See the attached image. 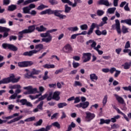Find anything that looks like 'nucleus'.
<instances>
[{
	"mask_svg": "<svg viewBox=\"0 0 131 131\" xmlns=\"http://www.w3.org/2000/svg\"><path fill=\"white\" fill-rule=\"evenodd\" d=\"M40 96H41V93L37 94L35 95V96H33L32 95H29V97L30 99L31 100H35V99H37V98H38V97H40Z\"/></svg>",
	"mask_w": 131,
	"mask_h": 131,
	"instance_id": "58836bf2",
	"label": "nucleus"
},
{
	"mask_svg": "<svg viewBox=\"0 0 131 131\" xmlns=\"http://www.w3.org/2000/svg\"><path fill=\"white\" fill-rule=\"evenodd\" d=\"M97 4L100 6H106V7H109L110 6V3H109L108 0H99L97 2Z\"/></svg>",
	"mask_w": 131,
	"mask_h": 131,
	"instance_id": "ddd939ff",
	"label": "nucleus"
},
{
	"mask_svg": "<svg viewBox=\"0 0 131 131\" xmlns=\"http://www.w3.org/2000/svg\"><path fill=\"white\" fill-rule=\"evenodd\" d=\"M62 3H63V4H68L69 6L72 5V2L70 1V0H61Z\"/></svg>",
	"mask_w": 131,
	"mask_h": 131,
	"instance_id": "6e6d98bb",
	"label": "nucleus"
},
{
	"mask_svg": "<svg viewBox=\"0 0 131 131\" xmlns=\"http://www.w3.org/2000/svg\"><path fill=\"white\" fill-rule=\"evenodd\" d=\"M116 24H114L112 26L113 29H115L116 28L118 33L120 34L121 33V30L120 29V23H119V20H115Z\"/></svg>",
	"mask_w": 131,
	"mask_h": 131,
	"instance_id": "423d86ee",
	"label": "nucleus"
},
{
	"mask_svg": "<svg viewBox=\"0 0 131 131\" xmlns=\"http://www.w3.org/2000/svg\"><path fill=\"white\" fill-rule=\"evenodd\" d=\"M2 47L3 48V49H9V47H10V44H8V43H3L2 44Z\"/></svg>",
	"mask_w": 131,
	"mask_h": 131,
	"instance_id": "338daca9",
	"label": "nucleus"
},
{
	"mask_svg": "<svg viewBox=\"0 0 131 131\" xmlns=\"http://www.w3.org/2000/svg\"><path fill=\"white\" fill-rule=\"evenodd\" d=\"M122 32H123L124 34H125V33H127L128 32V28H126V27L124 26H123L122 28Z\"/></svg>",
	"mask_w": 131,
	"mask_h": 131,
	"instance_id": "09e8293b",
	"label": "nucleus"
},
{
	"mask_svg": "<svg viewBox=\"0 0 131 131\" xmlns=\"http://www.w3.org/2000/svg\"><path fill=\"white\" fill-rule=\"evenodd\" d=\"M51 124H52V126L57 127V128H58V129L61 128V126L60 125V124L58 122H54L52 123Z\"/></svg>",
	"mask_w": 131,
	"mask_h": 131,
	"instance_id": "4c0bfd02",
	"label": "nucleus"
},
{
	"mask_svg": "<svg viewBox=\"0 0 131 131\" xmlns=\"http://www.w3.org/2000/svg\"><path fill=\"white\" fill-rule=\"evenodd\" d=\"M11 30L5 27L0 26V32H9Z\"/></svg>",
	"mask_w": 131,
	"mask_h": 131,
	"instance_id": "cd10ccee",
	"label": "nucleus"
},
{
	"mask_svg": "<svg viewBox=\"0 0 131 131\" xmlns=\"http://www.w3.org/2000/svg\"><path fill=\"white\" fill-rule=\"evenodd\" d=\"M31 74H30V75H29V74H28V73H27L26 74L25 76H26V77H27V78H31V77H32V78H33L34 79H35V78H36V77L35 76H33V75H32L31 76Z\"/></svg>",
	"mask_w": 131,
	"mask_h": 131,
	"instance_id": "13d9d810",
	"label": "nucleus"
},
{
	"mask_svg": "<svg viewBox=\"0 0 131 131\" xmlns=\"http://www.w3.org/2000/svg\"><path fill=\"white\" fill-rule=\"evenodd\" d=\"M60 92L56 91L53 93L52 95L53 100H55V101H59L60 100Z\"/></svg>",
	"mask_w": 131,
	"mask_h": 131,
	"instance_id": "dca6fc26",
	"label": "nucleus"
},
{
	"mask_svg": "<svg viewBox=\"0 0 131 131\" xmlns=\"http://www.w3.org/2000/svg\"><path fill=\"white\" fill-rule=\"evenodd\" d=\"M30 8L29 6L25 7L23 8V13L24 14H30Z\"/></svg>",
	"mask_w": 131,
	"mask_h": 131,
	"instance_id": "b1692460",
	"label": "nucleus"
},
{
	"mask_svg": "<svg viewBox=\"0 0 131 131\" xmlns=\"http://www.w3.org/2000/svg\"><path fill=\"white\" fill-rule=\"evenodd\" d=\"M15 10H17V5H11L8 6V11L10 12H13L15 11Z\"/></svg>",
	"mask_w": 131,
	"mask_h": 131,
	"instance_id": "4be33fe9",
	"label": "nucleus"
},
{
	"mask_svg": "<svg viewBox=\"0 0 131 131\" xmlns=\"http://www.w3.org/2000/svg\"><path fill=\"white\" fill-rule=\"evenodd\" d=\"M42 119H39V121L34 123V125H35V126H40V125L42 124Z\"/></svg>",
	"mask_w": 131,
	"mask_h": 131,
	"instance_id": "79ce46f5",
	"label": "nucleus"
},
{
	"mask_svg": "<svg viewBox=\"0 0 131 131\" xmlns=\"http://www.w3.org/2000/svg\"><path fill=\"white\" fill-rule=\"evenodd\" d=\"M93 24L95 25V27H96L97 28V29H99V27H102V26L104 25V24H107V22L103 23V21H102L99 25H98V24L93 23Z\"/></svg>",
	"mask_w": 131,
	"mask_h": 131,
	"instance_id": "c9c22d12",
	"label": "nucleus"
},
{
	"mask_svg": "<svg viewBox=\"0 0 131 131\" xmlns=\"http://www.w3.org/2000/svg\"><path fill=\"white\" fill-rule=\"evenodd\" d=\"M11 1L10 0H3V5L4 6H8L10 4Z\"/></svg>",
	"mask_w": 131,
	"mask_h": 131,
	"instance_id": "e2e57ef3",
	"label": "nucleus"
},
{
	"mask_svg": "<svg viewBox=\"0 0 131 131\" xmlns=\"http://www.w3.org/2000/svg\"><path fill=\"white\" fill-rule=\"evenodd\" d=\"M64 53H71L72 52V47L70 44H67L62 49Z\"/></svg>",
	"mask_w": 131,
	"mask_h": 131,
	"instance_id": "9b49d317",
	"label": "nucleus"
},
{
	"mask_svg": "<svg viewBox=\"0 0 131 131\" xmlns=\"http://www.w3.org/2000/svg\"><path fill=\"white\" fill-rule=\"evenodd\" d=\"M68 30L70 31H73V32L75 31H78V27H70L68 28Z\"/></svg>",
	"mask_w": 131,
	"mask_h": 131,
	"instance_id": "49530a36",
	"label": "nucleus"
},
{
	"mask_svg": "<svg viewBox=\"0 0 131 131\" xmlns=\"http://www.w3.org/2000/svg\"><path fill=\"white\" fill-rule=\"evenodd\" d=\"M121 23H126V24L131 26V19H127L121 20Z\"/></svg>",
	"mask_w": 131,
	"mask_h": 131,
	"instance_id": "e433bc0d",
	"label": "nucleus"
},
{
	"mask_svg": "<svg viewBox=\"0 0 131 131\" xmlns=\"http://www.w3.org/2000/svg\"><path fill=\"white\" fill-rule=\"evenodd\" d=\"M26 34L25 31L24 30L18 32V40H21L23 38V35Z\"/></svg>",
	"mask_w": 131,
	"mask_h": 131,
	"instance_id": "473e14b6",
	"label": "nucleus"
},
{
	"mask_svg": "<svg viewBox=\"0 0 131 131\" xmlns=\"http://www.w3.org/2000/svg\"><path fill=\"white\" fill-rule=\"evenodd\" d=\"M81 105L82 109H85V108H88V107H89V105H90V102H89V101L81 102Z\"/></svg>",
	"mask_w": 131,
	"mask_h": 131,
	"instance_id": "7c9ffc66",
	"label": "nucleus"
},
{
	"mask_svg": "<svg viewBox=\"0 0 131 131\" xmlns=\"http://www.w3.org/2000/svg\"><path fill=\"white\" fill-rule=\"evenodd\" d=\"M43 68H45L46 69H53L55 68V65L54 64H45L42 66Z\"/></svg>",
	"mask_w": 131,
	"mask_h": 131,
	"instance_id": "c756f323",
	"label": "nucleus"
},
{
	"mask_svg": "<svg viewBox=\"0 0 131 131\" xmlns=\"http://www.w3.org/2000/svg\"><path fill=\"white\" fill-rule=\"evenodd\" d=\"M48 96V93H46L44 94L43 96H41L40 98H39V99H40L41 101H42L45 100V99H46Z\"/></svg>",
	"mask_w": 131,
	"mask_h": 131,
	"instance_id": "bf43d9fd",
	"label": "nucleus"
},
{
	"mask_svg": "<svg viewBox=\"0 0 131 131\" xmlns=\"http://www.w3.org/2000/svg\"><path fill=\"white\" fill-rule=\"evenodd\" d=\"M35 120V117H31L28 118H27L25 120L26 122H29L30 121H33Z\"/></svg>",
	"mask_w": 131,
	"mask_h": 131,
	"instance_id": "de8ad7c7",
	"label": "nucleus"
},
{
	"mask_svg": "<svg viewBox=\"0 0 131 131\" xmlns=\"http://www.w3.org/2000/svg\"><path fill=\"white\" fill-rule=\"evenodd\" d=\"M74 86H80V88L82 86V83L78 81H75Z\"/></svg>",
	"mask_w": 131,
	"mask_h": 131,
	"instance_id": "603ef678",
	"label": "nucleus"
},
{
	"mask_svg": "<svg viewBox=\"0 0 131 131\" xmlns=\"http://www.w3.org/2000/svg\"><path fill=\"white\" fill-rule=\"evenodd\" d=\"M9 89H11V90L16 89H21V86L20 85H17V84L12 85L10 86Z\"/></svg>",
	"mask_w": 131,
	"mask_h": 131,
	"instance_id": "a18cd8bd",
	"label": "nucleus"
},
{
	"mask_svg": "<svg viewBox=\"0 0 131 131\" xmlns=\"http://www.w3.org/2000/svg\"><path fill=\"white\" fill-rule=\"evenodd\" d=\"M90 77L92 81H94V80H98V76H97L96 74H90Z\"/></svg>",
	"mask_w": 131,
	"mask_h": 131,
	"instance_id": "bb28decb",
	"label": "nucleus"
},
{
	"mask_svg": "<svg viewBox=\"0 0 131 131\" xmlns=\"http://www.w3.org/2000/svg\"><path fill=\"white\" fill-rule=\"evenodd\" d=\"M33 54H35V52L33 50H31L30 51L25 52V53H23V55L31 57V56H33Z\"/></svg>",
	"mask_w": 131,
	"mask_h": 131,
	"instance_id": "412c9836",
	"label": "nucleus"
},
{
	"mask_svg": "<svg viewBox=\"0 0 131 131\" xmlns=\"http://www.w3.org/2000/svg\"><path fill=\"white\" fill-rule=\"evenodd\" d=\"M80 27L81 30H86L88 28V25H86V24L82 25L80 26Z\"/></svg>",
	"mask_w": 131,
	"mask_h": 131,
	"instance_id": "5fc2aeb1",
	"label": "nucleus"
},
{
	"mask_svg": "<svg viewBox=\"0 0 131 131\" xmlns=\"http://www.w3.org/2000/svg\"><path fill=\"white\" fill-rule=\"evenodd\" d=\"M116 10V8L113 7L107 9V13H108V14H114V12Z\"/></svg>",
	"mask_w": 131,
	"mask_h": 131,
	"instance_id": "f704fd0d",
	"label": "nucleus"
},
{
	"mask_svg": "<svg viewBox=\"0 0 131 131\" xmlns=\"http://www.w3.org/2000/svg\"><path fill=\"white\" fill-rule=\"evenodd\" d=\"M107 102H108V95H105L102 99V105L103 106H106V104H107Z\"/></svg>",
	"mask_w": 131,
	"mask_h": 131,
	"instance_id": "2f4dec72",
	"label": "nucleus"
},
{
	"mask_svg": "<svg viewBox=\"0 0 131 131\" xmlns=\"http://www.w3.org/2000/svg\"><path fill=\"white\" fill-rule=\"evenodd\" d=\"M95 28H96V25L94 24V23H92L90 29L87 33V34L88 35H91V34H92V33H93V32H94V29H95Z\"/></svg>",
	"mask_w": 131,
	"mask_h": 131,
	"instance_id": "aec40b11",
	"label": "nucleus"
},
{
	"mask_svg": "<svg viewBox=\"0 0 131 131\" xmlns=\"http://www.w3.org/2000/svg\"><path fill=\"white\" fill-rule=\"evenodd\" d=\"M35 25H33L32 26H29L28 29H25L24 30L26 33H31L32 32H33V31H34L35 30Z\"/></svg>",
	"mask_w": 131,
	"mask_h": 131,
	"instance_id": "4468645a",
	"label": "nucleus"
},
{
	"mask_svg": "<svg viewBox=\"0 0 131 131\" xmlns=\"http://www.w3.org/2000/svg\"><path fill=\"white\" fill-rule=\"evenodd\" d=\"M52 124L50 125H47L46 128H43L42 127V129L43 130V131H49L50 130V129H51V128H52Z\"/></svg>",
	"mask_w": 131,
	"mask_h": 131,
	"instance_id": "3c124183",
	"label": "nucleus"
},
{
	"mask_svg": "<svg viewBox=\"0 0 131 131\" xmlns=\"http://www.w3.org/2000/svg\"><path fill=\"white\" fill-rule=\"evenodd\" d=\"M63 11L59 10H53V14L56 17H58L59 19H64L67 17L66 15L61 14L60 13H62Z\"/></svg>",
	"mask_w": 131,
	"mask_h": 131,
	"instance_id": "39448f33",
	"label": "nucleus"
},
{
	"mask_svg": "<svg viewBox=\"0 0 131 131\" xmlns=\"http://www.w3.org/2000/svg\"><path fill=\"white\" fill-rule=\"evenodd\" d=\"M64 7V13H70L71 11V7L68 6V5H66Z\"/></svg>",
	"mask_w": 131,
	"mask_h": 131,
	"instance_id": "37998d69",
	"label": "nucleus"
},
{
	"mask_svg": "<svg viewBox=\"0 0 131 131\" xmlns=\"http://www.w3.org/2000/svg\"><path fill=\"white\" fill-rule=\"evenodd\" d=\"M35 50H33L34 52H35V54H37L38 52H40L42 49H43V45L41 43H39L38 45H37L35 47Z\"/></svg>",
	"mask_w": 131,
	"mask_h": 131,
	"instance_id": "f8f14e48",
	"label": "nucleus"
},
{
	"mask_svg": "<svg viewBox=\"0 0 131 131\" xmlns=\"http://www.w3.org/2000/svg\"><path fill=\"white\" fill-rule=\"evenodd\" d=\"M79 63L78 62H75L74 61H73V67L74 68H77V67H78L79 66Z\"/></svg>",
	"mask_w": 131,
	"mask_h": 131,
	"instance_id": "0e129e2a",
	"label": "nucleus"
},
{
	"mask_svg": "<svg viewBox=\"0 0 131 131\" xmlns=\"http://www.w3.org/2000/svg\"><path fill=\"white\" fill-rule=\"evenodd\" d=\"M8 49L11 50V51H13V52H16V51H18V48L12 44H9Z\"/></svg>",
	"mask_w": 131,
	"mask_h": 131,
	"instance_id": "a878e982",
	"label": "nucleus"
},
{
	"mask_svg": "<svg viewBox=\"0 0 131 131\" xmlns=\"http://www.w3.org/2000/svg\"><path fill=\"white\" fill-rule=\"evenodd\" d=\"M54 10L51 9H46L40 12V15H46L48 14V15H53Z\"/></svg>",
	"mask_w": 131,
	"mask_h": 131,
	"instance_id": "f3484780",
	"label": "nucleus"
},
{
	"mask_svg": "<svg viewBox=\"0 0 131 131\" xmlns=\"http://www.w3.org/2000/svg\"><path fill=\"white\" fill-rule=\"evenodd\" d=\"M48 96L47 97V101H51L53 99V92H51L49 94H48Z\"/></svg>",
	"mask_w": 131,
	"mask_h": 131,
	"instance_id": "a19ab883",
	"label": "nucleus"
},
{
	"mask_svg": "<svg viewBox=\"0 0 131 131\" xmlns=\"http://www.w3.org/2000/svg\"><path fill=\"white\" fill-rule=\"evenodd\" d=\"M22 118H23V116H19V117L14 118V119L7 122V124H11V123H14V122L19 121V120H20V119H22Z\"/></svg>",
	"mask_w": 131,
	"mask_h": 131,
	"instance_id": "a211bd4d",
	"label": "nucleus"
},
{
	"mask_svg": "<svg viewBox=\"0 0 131 131\" xmlns=\"http://www.w3.org/2000/svg\"><path fill=\"white\" fill-rule=\"evenodd\" d=\"M17 39V36L11 35L9 37V40L12 41V40H16Z\"/></svg>",
	"mask_w": 131,
	"mask_h": 131,
	"instance_id": "680f3d73",
	"label": "nucleus"
},
{
	"mask_svg": "<svg viewBox=\"0 0 131 131\" xmlns=\"http://www.w3.org/2000/svg\"><path fill=\"white\" fill-rule=\"evenodd\" d=\"M31 65H33V62L32 61H26L19 62L18 63V66L20 68H23L24 67H28L29 66H31Z\"/></svg>",
	"mask_w": 131,
	"mask_h": 131,
	"instance_id": "7ed1b4c3",
	"label": "nucleus"
},
{
	"mask_svg": "<svg viewBox=\"0 0 131 131\" xmlns=\"http://www.w3.org/2000/svg\"><path fill=\"white\" fill-rule=\"evenodd\" d=\"M56 31H58V29H53L48 30L46 33H41L40 34V36L43 38L41 39L42 42L46 43L51 42V41H52V39H53V37L51 35V33L56 32Z\"/></svg>",
	"mask_w": 131,
	"mask_h": 131,
	"instance_id": "f257e3e1",
	"label": "nucleus"
},
{
	"mask_svg": "<svg viewBox=\"0 0 131 131\" xmlns=\"http://www.w3.org/2000/svg\"><path fill=\"white\" fill-rule=\"evenodd\" d=\"M97 16H103L104 15V11L101 10H98L97 11Z\"/></svg>",
	"mask_w": 131,
	"mask_h": 131,
	"instance_id": "4d7b16f0",
	"label": "nucleus"
},
{
	"mask_svg": "<svg viewBox=\"0 0 131 131\" xmlns=\"http://www.w3.org/2000/svg\"><path fill=\"white\" fill-rule=\"evenodd\" d=\"M40 73V71L39 70H36L35 69H33V71L31 73V75L30 76H31L32 75H34L35 74H38Z\"/></svg>",
	"mask_w": 131,
	"mask_h": 131,
	"instance_id": "c03bdc74",
	"label": "nucleus"
},
{
	"mask_svg": "<svg viewBox=\"0 0 131 131\" xmlns=\"http://www.w3.org/2000/svg\"><path fill=\"white\" fill-rule=\"evenodd\" d=\"M119 118H120V115L115 116L110 119L111 122H113V123H115V122H116V121H117V120L119 119Z\"/></svg>",
	"mask_w": 131,
	"mask_h": 131,
	"instance_id": "393cba45",
	"label": "nucleus"
},
{
	"mask_svg": "<svg viewBox=\"0 0 131 131\" xmlns=\"http://www.w3.org/2000/svg\"><path fill=\"white\" fill-rule=\"evenodd\" d=\"M8 78L9 79L10 82H12L13 83H16V82H18V81L20 80V77H18V78H15V75H14V74H10V76Z\"/></svg>",
	"mask_w": 131,
	"mask_h": 131,
	"instance_id": "1a4fd4ad",
	"label": "nucleus"
},
{
	"mask_svg": "<svg viewBox=\"0 0 131 131\" xmlns=\"http://www.w3.org/2000/svg\"><path fill=\"white\" fill-rule=\"evenodd\" d=\"M42 106H43V101H41L37 106V107L33 110V112L36 113V112H39V111H42L43 110Z\"/></svg>",
	"mask_w": 131,
	"mask_h": 131,
	"instance_id": "9d476101",
	"label": "nucleus"
},
{
	"mask_svg": "<svg viewBox=\"0 0 131 131\" xmlns=\"http://www.w3.org/2000/svg\"><path fill=\"white\" fill-rule=\"evenodd\" d=\"M63 69L62 68V69H60L59 70H56L55 72V74H59V73H62V72H63Z\"/></svg>",
	"mask_w": 131,
	"mask_h": 131,
	"instance_id": "69168bd1",
	"label": "nucleus"
},
{
	"mask_svg": "<svg viewBox=\"0 0 131 131\" xmlns=\"http://www.w3.org/2000/svg\"><path fill=\"white\" fill-rule=\"evenodd\" d=\"M49 2L52 6L58 5V4H59V2L57 1V0H49Z\"/></svg>",
	"mask_w": 131,
	"mask_h": 131,
	"instance_id": "8fccbe9b",
	"label": "nucleus"
},
{
	"mask_svg": "<svg viewBox=\"0 0 131 131\" xmlns=\"http://www.w3.org/2000/svg\"><path fill=\"white\" fill-rule=\"evenodd\" d=\"M47 8H49V6H47V5H45L43 4H41L40 6H39L37 8V10H38L39 11H41V10H43V9H46Z\"/></svg>",
	"mask_w": 131,
	"mask_h": 131,
	"instance_id": "72a5a7b5",
	"label": "nucleus"
},
{
	"mask_svg": "<svg viewBox=\"0 0 131 131\" xmlns=\"http://www.w3.org/2000/svg\"><path fill=\"white\" fill-rule=\"evenodd\" d=\"M36 30L39 32H42L47 30V28H45L43 26H40V27H37Z\"/></svg>",
	"mask_w": 131,
	"mask_h": 131,
	"instance_id": "5701e85b",
	"label": "nucleus"
},
{
	"mask_svg": "<svg viewBox=\"0 0 131 131\" xmlns=\"http://www.w3.org/2000/svg\"><path fill=\"white\" fill-rule=\"evenodd\" d=\"M2 80H3L4 84L9 83L10 82V80L8 79V78H5Z\"/></svg>",
	"mask_w": 131,
	"mask_h": 131,
	"instance_id": "774afa93",
	"label": "nucleus"
},
{
	"mask_svg": "<svg viewBox=\"0 0 131 131\" xmlns=\"http://www.w3.org/2000/svg\"><path fill=\"white\" fill-rule=\"evenodd\" d=\"M74 103L77 104V103H79V102H80V97L78 96V97H76V98L74 97Z\"/></svg>",
	"mask_w": 131,
	"mask_h": 131,
	"instance_id": "864d4df0",
	"label": "nucleus"
},
{
	"mask_svg": "<svg viewBox=\"0 0 131 131\" xmlns=\"http://www.w3.org/2000/svg\"><path fill=\"white\" fill-rule=\"evenodd\" d=\"M57 106L59 108H63L67 106V103H66V102H60L57 104Z\"/></svg>",
	"mask_w": 131,
	"mask_h": 131,
	"instance_id": "ea45409f",
	"label": "nucleus"
},
{
	"mask_svg": "<svg viewBox=\"0 0 131 131\" xmlns=\"http://www.w3.org/2000/svg\"><path fill=\"white\" fill-rule=\"evenodd\" d=\"M86 116L85 117V120L86 122H90L96 117V115L94 113H92L90 112H85Z\"/></svg>",
	"mask_w": 131,
	"mask_h": 131,
	"instance_id": "f03ea898",
	"label": "nucleus"
},
{
	"mask_svg": "<svg viewBox=\"0 0 131 131\" xmlns=\"http://www.w3.org/2000/svg\"><path fill=\"white\" fill-rule=\"evenodd\" d=\"M20 103L23 106L26 105L27 107H33V105L31 104V102L27 101V99H23L19 101Z\"/></svg>",
	"mask_w": 131,
	"mask_h": 131,
	"instance_id": "6e6552de",
	"label": "nucleus"
},
{
	"mask_svg": "<svg viewBox=\"0 0 131 131\" xmlns=\"http://www.w3.org/2000/svg\"><path fill=\"white\" fill-rule=\"evenodd\" d=\"M91 57H92V53H83V56L82 57V59H83V62L86 63V62H89V61L91 60Z\"/></svg>",
	"mask_w": 131,
	"mask_h": 131,
	"instance_id": "0eeeda50",
	"label": "nucleus"
},
{
	"mask_svg": "<svg viewBox=\"0 0 131 131\" xmlns=\"http://www.w3.org/2000/svg\"><path fill=\"white\" fill-rule=\"evenodd\" d=\"M114 97H115L117 101L120 104H124V99H123V98L121 97V96H119L117 94H114Z\"/></svg>",
	"mask_w": 131,
	"mask_h": 131,
	"instance_id": "2eb2a0df",
	"label": "nucleus"
},
{
	"mask_svg": "<svg viewBox=\"0 0 131 131\" xmlns=\"http://www.w3.org/2000/svg\"><path fill=\"white\" fill-rule=\"evenodd\" d=\"M24 90H27L31 95L33 94H38L39 92L37 91V88H33L32 86H28L24 88Z\"/></svg>",
	"mask_w": 131,
	"mask_h": 131,
	"instance_id": "20e7f679",
	"label": "nucleus"
},
{
	"mask_svg": "<svg viewBox=\"0 0 131 131\" xmlns=\"http://www.w3.org/2000/svg\"><path fill=\"white\" fill-rule=\"evenodd\" d=\"M122 67H123V68L125 70H127L129 69V68H130L131 67V61L129 62H125L124 64L122 65Z\"/></svg>",
	"mask_w": 131,
	"mask_h": 131,
	"instance_id": "6ab92c4d",
	"label": "nucleus"
},
{
	"mask_svg": "<svg viewBox=\"0 0 131 131\" xmlns=\"http://www.w3.org/2000/svg\"><path fill=\"white\" fill-rule=\"evenodd\" d=\"M38 1L39 0H26L25 1L23 5L27 6V5H29V4H31V3H34L35 2H38Z\"/></svg>",
	"mask_w": 131,
	"mask_h": 131,
	"instance_id": "c85d7f7f",
	"label": "nucleus"
},
{
	"mask_svg": "<svg viewBox=\"0 0 131 131\" xmlns=\"http://www.w3.org/2000/svg\"><path fill=\"white\" fill-rule=\"evenodd\" d=\"M119 127V125L114 123L113 125H111V128L113 129H115V128H118Z\"/></svg>",
	"mask_w": 131,
	"mask_h": 131,
	"instance_id": "052dcab7",
	"label": "nucleus"
}]
</instances>
